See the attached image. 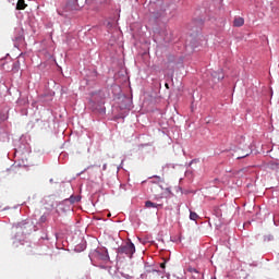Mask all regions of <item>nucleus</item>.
<instances>
[{
    "label": "nucleus",
    "instance_id": "nucleus-39",
    "mask_svg": "<svg viewBox=\"0 0 279 279\" xmlns=\"http://www.w3.org/2000/svg\"><path fill=\"white\" fill-rule=\"evenodd\" d=\"M54 235H56V239L58 241L60 239V235L58 233H56Z\"/></svg>",
    "mask_w": 279,
    "mask_h": 279
},
{
    "label": "nucleus",
    "instance_id": "nucleus-6",
    "mask_svg": "<svg viewBox=\"0 0 279 279\" xmlns=\"http://www.w3.org/2000/svg\"><path fill=\"white\" fill-rule=\"evenodd\" d=\"M120 108L122 110H132L134 108L132 97L125 96L120 104Z\"/></svg>",
    "mask_w": 279,
    "mask_h": 279
},
{
    "label": "nucleus",
    "instance_id": "nucleus-30",
    "mask_svg": "<svg viewBox=\"0 0 279 279\" xmlns=\"http://www.w3.org/2000/svg\"><path fill=\"white\" fill-rule=\"evenodd\" d=\"M193 173V171H191V170H186L185 171V175H186V178H189V175H191Z\"/></svg>",
    "mask_w": 279,
    "mask_h": 279
},
{
    "label": "nucleus",
    "instance_id": "nucleus-19",
    "mask_svg": "<svg viewBox=\"0 0 279 279\" xmlns=\"http://www.w3.org/2000/svg\"><path fill=\"white\" fill-rule=\"evenodd\" d=\"M27 8V3H25V0H17L15 10H25Z\"/></svg>",
    "mask_w": 279,
    "mask_h": 279
},
{
    "label": "nucleus",
    "instance_id": "nucleus-7",
    "mask_svg": "<svg viewBox=\"0 0 279 279\" xmlns=\"http://www.w3.org/2000/svg\"><path fill=\"white\" fill-rule=\"evenodd\" d=\"M23 40H25L23 31H21V29L15 31L14 36H13L14 47H19V45H21V43H23Z\"/></svg>",
    "mask_w": 279,
    "mask_h": 279
},
{
    "label": "nucleus",
    "instance_id": "nucleus-34",
    "mask_svg": "<svg viewBox=\"0 0 279 279\" xmlns=\"http://www.w3.org/2000/svg\"><path fill=\"white\" fill-rule=\"evenodd\" d=\"M43 240L49 241V235L41 236Z\"/></svg>",
    "mask_w": 279,
    "mask_h": 279
},
{
    "label": "nucleus",
    "instance_id": "nucleus-37",
    "mask_svg": "<svg viewBox=\"0 0 279 279\" xmlns=\"http://www.w3.org/2000/svg\"><path fill=\"white\" fill-rule=\"evenodd\" d=\"M87 239H88V240H90V239H92V241H97V239H96V238L87 236Z\"/></svg>",
    "mask_w": 279,
    "mask_h": 279
},
{
    "label": "nucleus",
    "instance_id": "nucleus-9",
    "mask_svg": "<svg viewBox=\"0 0 279 279\" xmlns=\"http://www.w3.org/2000/svg\"><path fill=\"white\" fill-rule=\"evenodd\" d=\"M89 99H93L97 104H100V106H104V97H101V90L89 93Z\"/></svg>",
    "mask_w": 279,
    "mask_h": 279
},
{
    "label": "nucleus",
    "instance_id": "nucleus-25",
    "mask_svg": "<svg viewBox=\"0 0 279 279\" xmlns=\"http://www.w3.org/2000/svg\"><path fill=\"white\" fill-rule=\"evenodd\" d=\"M94 167H101V166H97V165H90L87 168H85L83 171H81L80 173H77V175H82V173H86V171H88V169H93Z\"/></svg>",
    "mask_w": 279,
    "mask_h": 279
},
{
    "label": "nucleus",
    "instance_id": "nucleus-41",
    "mask_svg": "<svg viewBox=\"0 0 279 279\" xmlns=\"http://www.w3.org/2000/svg\"><path fill=\"white\" fill-rule=\"evenodd\" d=\"M192 272H197V270L195 268H192Z\"/></svg>",
    "mask_w": 279,
    "mask_h": 279
},
{
    "label": "nucleus",
    "instance_id": "nucleus-26",
    "mask_svg": "<svg viewBox=\"0 0 279 279\" xmlns=\"http://www.w3.org/2000/svg\"><path fill=\"white\" fill-rule=\"evenodd\" d=\"M162 169H175V165L174 163H166L165 167H162Z\"/></svg>",
    "mask_w": 279,
    "mask_h": 279
},
{
    "label": "nucleus",
    "instance_id": "nucleus-11",
    "mask_svg": "<svg viewBox=\"0 0 279 279\" xmlns=\"http://www.w3.org/2000/svg\"><path fill=\"white\" fill-rule=\"evenodd\" d=\"M49 217H51V214H49V211H46L40 216L39 220L35 225L37 226L38 230H40V228H43V226H45V223L49 221Z\"/></svg>",
    "mask_w": 279,
    "mask_h": 279
},
{
    "label": "nucleus",
    "instance_id": "nucleus-43",
    "mask_svg": "<svg viewBox=\"0 0 279 279\" xmlns=\"http://www.w3.org/2000/svg\"><path fill=\"white\" fill-rule=\"evenodd\" d=\"M49 182H50V184H53V179H50Z\"/></svg>",
    "mask_w": 279,
    "mask_h": 279
},
{
    "label": "nucleus",
    "instance_id": "nucleus-29",
    "mask_svg": "<svg viewBox=\"0 0 279 279\" xmlns=\"http://www.w3.org/2000/svg\"><path fill=\"white\" fill-rule=\"evenodd\" d=\"M123 162H125V159H122L120 166L118 167V171H119L120 169H123Z\"/></svg>",
    "mask_w": 279,
    "mask_h": 279
},
{
    "label": "nucleus",
    "instance_id": "nucleus-5",
    "mask_svg": "<svg viewBox=\"0 0 279 279\" xmlns=\"http://www.w3.org/2000/svg\"><path fill=\"white\" fill-rule=\"evenodd\" d=\"M120 254H125L129 257H132V254H134L136 252V246L134 245H124V246H120L118 248Z\"/></svg>",
    "mask_w": 279,
    "mask_h": 279
},
{
    "label": "nucleus",
    "instance_id": "nucleus-1",
    "mask_svg": "<svg viewBox=\"0 0 279 279\" xmlns=\"http://www.w3.org/2000/svg\"><path fill=\"white\" fill-rule=\"evenodd\" d=\"M149 12L155 19V21H158V19H162L165 16V12H167V9H162V2H153L149 4Z\"/></svg>",
    "mask_w": 279,
    "mask_h": 279
},
{
    "label": "nucleus",
    "instance_id": "nucleus-23",
    "mask_svg": "<svg viewBox=\"0 0 279 279\" xmlns=\"http://www.w3.org/2000/svg\"><path fill=\"white\" fill-rule=\"evenodd\" d=\"M270 169L272 171H278V169H279V161H271L270 162Z\"/></svg>",
    "mask_w": 279,
    "mask_h": 279
},
{
    "label": "nucleus",
    "instance_id": "nucleus-3",
    "mask_svg": "<svg viewBox=\"0 0 279 279\" xmlns=\"http://www.w3.org/2000/svg\"><path fill=\"white\" fill-rule=\"evenodd\" d=\"M88 109L92 110V112H97L98 114H106V107L90 98L88 99Z\"/></svg>",
    "mask_w": 279,
    "mask_h": 279
},
{
    "label": "nucleus",
    "instance_id": "nucleus-12",
    "mask_svg": "<svg viewBox=\"0 0 279 279\" xmlns=\"http://www.w3.org/2000/svg\"><path fill=\"white\" fill-rule=\"evenodd\" d=\"M19 93L20 97L16 100V106H19V108H27V106H29V99L27 98V96H23L21 92Z\"/></svg>",
    "mask_w": 279,
    "mask_h": 279
},
{
    "label": "nucleus",
    "instance_id": "nucleus-14",
    "mask_svg": "<svg viewBox=\"0 0 279 279\" xmlns=\"http://www.w3.org/2000/svg\"><path fill=\"white\" fill-rule=\"evenodd\" d=\"M77 202H82V196L80 195H71L69 198L64 199V204H77Z\"/></svg>",
    "mask_w": 279,
    "mask_h": 279
},
{
    "label": "nucleus",
    "instance_id": "nucleus-46",
    "mask_svg": "<svg viewBox=\"0 0 279 279\" xmlns=\"http://www.w3.org/2000/svg\"><path fill=\"white\" fill-rule=\"evenodd\" d=\"M58 14H59L60 16H62V13H61L60 11H58Z\"/></svg>",
    "mask_w": 279,
    "mask_h": 279
},
{
    "label": "nucleus",
    "instance_id": "nucleus-44",
    "mask_svg": "<svg viewBox=\"0 0 279 279\" xmlns=\"http://www.w3.org/2000/svg\"><path fill=\"white\" fill-rule=\"evenodd\" d=\"M192 162L194 163V162H197V159H192Z\"/></svg>",
    "mask_w": 279,
    "mask_h": 279
},
{
    "label": "nucleus",
    "instance_id": "nucleus-22",
    "mask_svg": "<svg viewBox=\"0 0 279 279\" xmlns=\"http://www.w3.org/2000/svg\"><path fill=\"white\" fill-rule=\"evenodd\" d=\"M264 243H271L274 241V234H267L263 236Z\"/></svg>",
    "mask_w": 279,
    "mask_h": 279
},
{
    "label": "nucleus",
    "instance_id": "nucleus-8",
    "mask_svg": "<svg viewBox=\"0 0 279 279\" xmlns=\"http://www.w3.org/2000/svg\"><path fill=\"white\" fill-rule=\"evenodd\" d=\"M193 25L195 26L194 33L199 34V32L202 31V26L204 25V20L202 19L193 20L192 24L190 25V29H193Z\"/></svg>",
    "mask_w": 279,
    "mask_h": 279
},
{
    "label": "nucleus",
    "instance_id": "nucleus-48",
    "mask_svg": "<svg viewBox=\"0 0 279 279\" xmlns=\"http://www.w3.org/2000/svg\"><path fill=\"white\" fill-rule=\"evenodd\" d=\"M1 119L5 120V118H1Z\"/></svg>",
    "mask_w": 279,
    "mask_h": 279
},
{
    "label": "nucleus",
    "instance_id": "nucleus-38",
    "mask_svg": "<svg viewBox=\"0 0 279 279\" xmlns=\"http://www.w3.org/2000/svg\"><path fill=\"white\" fill-rule=\"evenodd\" d=\"M167 193H171V187L166 189Z\"/></svg>",
    "mask_w": 279,
    "mask_h": 279
},
{
    "label": "nucleus",
    "instance_id": "nucleus-16",
    "mask_svg": "<svg viewBox=\"0 0 279 279\" xmlns=\"http://www.w3.org/2000/svg\"><path fill=\"white\" fill-rule=\"evenodd\" d=\"M21 58V57H20ZM16 59L13 63H12V73H19V71H21V59Z\"/></svg>",
    "mask_w": 279,
    "mask_h": 279
},
{
    "label": "nucleus",
    "instance_id": "nucleus-47",
    "mask_svg": "<svg viewBox=\"0 0 279 279\" xmlns=\"http://www.w3.org/2000/svg\"><path fill=\"white\" fill-rule=\"evenodd\" d=\"M12 1H14V0H9V3H12Z\"/></svg>",
    "mask_w": 279,
    "mask_h": 279
},
{
    "label": "nucleus",
    "instance_id": "nucleus-21",
    "mask_svg": "<svg viewBox=\"0 0 279 279\" xmlns=\"http://www.w3.org/2000/svg\"><path fill=\"white\" fill-rule=\"evenodd\" d=\"M252 154V150L250 151H243L242 154H240L238 157H236V160H243V158H247V156H250Z\"/></svg>",
    "mask_w": 279,
    "mask_h": 279
},
{
    "label": "nucleus",
    "instance_id": "nucleus-35",
    "mask_svg": "<svg viewBox=\"0 0 279 279\" xmlns=\"http://www.w3.org/2000/svg\"><path fill=\"white\" fill-rule=\"evenodd\" d=\"M80 245H88V241L84 240V243H81Z\"/></svg>",
    "mask_w": 279,
    "mask_h": 279
},
{
    "label": "nucleus",
    "instance_id": "nucleus-27",
    "mask_svg": "<svg viewBox=\"0 0 279 279\" xmlns=\"http://www.w3.org/2000/svg\"><path fill=\"white\" fill-rule=\"evenodd\" d=\"M76 247H78V250L77 248H73V251L82 252V251H85L86 246L82 245V246H76Z\"/></svg>",
    "mask_w": 279,
    "mask_h": 279
},
{
    "label": "nucleus",
    "instance_id": "nucleus-42",
    "mask_svg": "<svg viewBox=\"0 0 279 279\" xmlns=\"http://www.w3.org/2000/svg\"><path fill=\"white\" fill-rule=\"evenodd\" d=\"M191 165H193V162H192V161H190V162L187 163V167H191Z\"/></svg>",
    "mask_w": 279,
    "mask_h": 279
},
{
    "label": "nucleus",
    "instance_id": "nucleus-28",
    "mask_svg": "<svg viewBox=\"0 0 279 279\" xmlns=\"http://www.w3.org/2000/svg\"><path fill=\"white\" fill-rule=\"evenodd\" d=\"M148 179H149V180L155 179V180L160 181V175L155 174V175H153V177H149Z\"/></svg>",
    "mask_w": 279,
    "mask_h": 279
},
{
    "label": "nucleus",
    "instance_id": "nucleus-4",
    "mask_svg": "<svg viewBox=\"0 0 279 279\" xmlns=\"http://www.w3.org/2000/svg\"><path fill=\"white\" fill-rule=\"evenodd\" d=\"M86 5V0H69L68 8L69 10H82Z\"/></svg>",
    "mask_w": 279,
    "mask_h": 279
},
{
    "label": "nucleus",
    "instance_id": "nucleus-20",
    "mask_svg": "<svg viewBox=\"0 0 279 279\" xmlns=\"http://www.w3.org/2000/svg\"><path fill=\"white\" fill-rule=\"evenodd\" d=\"M190 45H191L192 49H197V47H199V45H202V43L199 40H197V38H192L190 41Z\"/></svg>",
    "mask_w": 279,
    "mask_h": 279
},
{
    "label": "nucleus",
    "instance_id": "nucleus-36",
    "mask_svg": "<svg viewBox=\"0 0 279 279\" xmlns=\"http://www.w3.org/2000/svg\"><path fill=\"white\" fill-rule=\"evenodd\" d=\"M125 245H134V243L132 241H129L125 243Z\"/></svg>",
    "mask_w": 279,
    "mask_h": 279
},
{
    "label": "nucleus",
    "instance_id": "nucleus-17",
    "mask_svg": "<svg viewBox=\"0 0 279 279\" xmlns=\"http://www.w3.org/2000/svg\"><path fill=\"white\" fill-rule=\"evenodd\" d=\"M245 25V20L243 17H235L233 21L234 27H243Z\"/></svg>",
    "mask_w": 279,
    "mask_h": 279
},
{
    "label": "nucleus",
    "instance_id": "nucleus-2",
    "mask_svg": "<svg viewBox=\"0 0 279 279\" xmlns=\"http://www.w3.org/2000/svg\"><path fill=\"white\" fill-rule=\"evenodd\" d=\"M13 228L21 229V230H28V232H38V226L34 225V220L31 218H26L20 222H15Z\"/></svg>",
    "mask_w": 279,
    "mask_h": 279
},
{
    "label": "nucleus",
    "instance_id": "nucleus-24",
    "mask_svg": "<svg viewBox=\"0 0 279 279\" xmlns=\"http://www.w3.org/2000/svg\"><path fill=\"white\" fill-rule=\"evenodd\" d=\"M198 218H199V215H197V213L190 211V219H191V221H197Z\"/></svg>",
    "mask_w": 279,
    "mask_h": 279
},
{
    "label": "nucleus",
    "instance_id": "nucleus-31",
    "mask_svg": "<svg viewBox=\"0 0 279 279\" xmlns=\"http://www.w3.org/2000/svg\"><path fill=\"white\" fill-rule=\"evenodd\" d=\"M138 241H140V243H142V245H145V243H147V241H145V240H143L141 238H138Z\"/></svg>",
    "mask_w": 279,
    "mask_h": 279
},
{
    "label": "nucleus",
    "instance_id": "nucleus-40",
    "mask_svg": "<svg viewBox=\"0 0 279 279\" xmlns=\"http://www.w3.org/2000/svg\"><path fill=\"white\" fill-rule=\"evenodd\" d=\"M120 189H125V184H120Z\"/></svg>",
    "mask_w": 279,
    "mask_h": 279
},
{
    "label": "nucleus",
    "instance_id": "nucleus-15",
    "mask_svg": "<svg viewBox=\"0 0 279 279\" xmlns=\"http://www.w3.org/2000/svg\"><path fill=\"white\" fill-rule=\"evenodd\" d=\"M211 76L218 82H221L226 77V75L223 74V69H219L218 71L213 72Z\"/></svg>",
    "mask_w": 279,
    "mask_h": 279
},
{
    "label": "nucleus",
    "instance_id": "nucleus-18",
    "mask_svg": "<svg viewBox=\"0 0 279 279\" xmlns=\"http://www.w3.org/2000/svg\"><path fill=\"white\" fill-rule=\"evenodd\" d=\"M145 208H162L161 204H156L151 201H146L145 202Z\"/></svg>",
    "mask_w": 279,
    "mask_h": 279
},
{
    "label": "nucleus",
    "instance_id": "nucleus-33",
    "mask_svg": "<svg viewBox=\"0 0 279 279\" xmlns=\"http://www.w3.org/2000/svg\"><path fill=\"white\" fill-rule=\"evenodd\" d=\"M106 169H108V163L102 165V171H106Z\"/></svg>",
    "mask_w": 279,
    "mask_h": 279
},
{
    "label": "nucleus",
    "instance_id": "nucleus-32",
    "mask_svg": "<svg viewBox=\"0 0 279 279\" xmlns=\"http://www.w3.org/2000/svg\"><path fill=\"white\" fill-rule=\"evenodd\" d=\"M160 269H166V263H160Z\"/></svg>",
    "mask_w": 279,
    "mask_h": 279
},
{
    "label": "nucleus",
    "instance_id": "nucleus-49",
    "mask_svg": "<svg viewBox=\"0 0 279 279\" xmlns=\"http://www.w3.org/2000/svg\"><path fill=\"white\" fill-rule=\"evenodd\" d=\"M1 119L5 120V118H1Z\"/></svg>",
    "mask_w": 279,
    "mask_h": 279
},
{
    "label": "nucleus",
    "instance_id": "nucleus-10",
    "mask_svg": "<svg viewBox=\"0 0 279 279\" xmlns=\"http://www.w3.org/2000/svg\"><path fill=\"white\" fill-rule=\"evenodd\" d=\"M27 147H28V144L26 142H24L23 140H20L15 144V151H16V154H25V151H27Z\"/></svg>",
    "mask_w": 279,
    "mask_h": 279
},
{
    "label": "nucleus",
    "instance_id": "nucleus-13",
    "mask_svg": "<svg viewBox=\"0 0 279 279\" xmlns=\"http://www.w3.org/2000/svg\"><path fill=\"white\" fill-rule=\"evenodd\" d=\"M71 206L72 204L64 203V199L58 205L59 210H61V213H69L70 210H73V207Z\"/></svg>",
    "mask_w": 279,
    "mask_h": 279
},
{
    "label": "nucleus",
    "instance_id": "nucleus-45",
    "mask_svg": "<svg viewBox=\"0 0 279 279\" xmlns=\"http://www.w3.org/2000/svg\"><path fill=\"white\" fill-rule=\"evenodd\" d=\"M166 88H169V83H166Z\"/></svg>",
    "mask_w": 279,
    "mask_h": 279
}]
</instances>
